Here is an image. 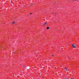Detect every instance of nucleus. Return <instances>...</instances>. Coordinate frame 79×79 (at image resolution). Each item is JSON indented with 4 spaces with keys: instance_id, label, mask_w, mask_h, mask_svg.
<instances>
[{
    "instance_id": "1a4fd4ad",
    "label": "nucleus",
    "mask_w": 79,
    "mask_h": 79,
    "mask_svg": "<svg viewBox=\"0 0 79 79\" xmlns=\"http://www.w3.org/2000/svg\"><path fill=\"white\" fill-rule=\"evenodd\" d=\"M32 14V13H30V15H31Z\"/></svg>"
},
{
    "instance_id": "423d86ee",
    "label": "nucleus",
    "mask_w": 79,
    "mask_h": 79,
    "mask_svg": "<svg viewBox=\"0 0 79 79\" xmlns=\"http://www.w3.org/2000/svg\"><path fill=\"white\" fill-rule=\"evenodd\" d=\"M23 67H25V66H24V65H23Z\"/></svg>"
},
{
    "instance_id": "f03ea898",
    "label": "nucleus",
    "mask_w": 79,
    "mask_h": 79,
    "mask_svg": "<svg viewBox=\"0 0 79 79\" xmlns=\"http://www.w3.org/2000/svg\"><path fill=\"white\" fill-rule=\"evenodd\" d=\"M72 46L73 48H75L76 47V46L74 45V44H73Z\"/></svg>"
},
{
    "instance_id": "20e7f679",
    "label": "nucleus",
    "mask_w": 79,
    "mask_h": 79,
    "mask_svg": "<svg viewBox=\"0 0 79 79\" xmlns=\"http://www.w3.org/2000/svg\"><path fill=\"white\" fill-rule=\"evenodd\" d=\"M15 23V22H14L12 23V24H14Z\"/></svg>"
},
{
    "instance_id": "0eeeda50",
    "label": "nucleus",
    "mask_w": 79,
    "mask_h": 79,
    "mask_svg": "<svg viewBox=\"0 0 79 79\" xmlns=\"http://www.w3.org/2000/svg\"><path fill=\"white\" fill-rule=\"evenodd\" d=\"M52 56H54V55H52Z\"/></svg>"
},
{
    "instance_id": "9d476101",
    "label": "nucleus",
    "mask_w": 79,
    "mask_h": 79,
    "mask_svg": "<svg viewBox=\"0 0 79 79\" xmlns=\"http://www.w3.org/2000/svg\"><path fill=\"white\" fill-rule=\"evenodd\" d=\"M73 1H74V0H73Z\"/></svg>"
},
{
    "instance_id": "f257e3e1",
    "label": "nucleus",
    "mask_w": 79,
    "mask_h": 79,
    "mask_svg": "<svg viewBox=\"0 0 79 79\" xmlns=\"http://www.w3.org/2000/svg\"><path fill=\"white\" fill-rule=\"evenodd\" d=\"M65 71H68V69H67V68H66V67L65 68Z\"/></svg>"
},
{
    "instance_id": "f8f14e48",
    "label": "nucleus",
    "mask_w": 79,
    "mask_h": 79,
    "mask_svg": "<svg viewBox=\"0 0 79 79\" xmlns=\"http://www.w3.org/2000/svg\"><path fill=\"white\" fill-rule=\"evenodd\" d=\"M60 67H61V66H60Z\"/></svg>"
},
{
    "instance_id": "ddd939ff",
    "label": "nucleus",
    "mask_w": 79,
    "mask_h": 79,
    "mask_svg": "<svg viewBox=\"0 0 79 79\" xmlns=\"http://www.w3.org/2000/svg\"><path fill=\"white\" fill-rule=\"evenodd\" d=\"M14 19H15V18H14Z\"/></svg>"
},
{
    "instance_id": "7ed1b4c3",
    "label": "nucleus",
    "mask_w": 79,
    "mask_h": 79,
    "mask_svg": "<svg viewBox=\"0 0 79 79\" xmlns=\"http://www.w3.org/2000/svg\"><path fill=\"white\" fill-rule=\"evenodd\" d=\"M47 23H44L43 25V26H45L46 25H47Z\"/></svg>"
},
{
    "instance_id": "9b49d317",
    "label": "nucleus",
    "mask_w": 79,
    "mask_h": 79,
    "mask_svg": "<svg viewBox=\"0 0 79 79\" xmlns=\"http://www.w3.org/2000/svg\"><path fill=\"white\" fill-rule=\"evenodd\" d=\"M75 1H76V0H74Z\"/></svg>"
},
{
    "instance_id": "6e6552de",
    "label": "nucleus",
    "mask_w": 79,
    "mask_h": 79,
    "mask_svg": "<svg viewBox=\"0 0 79 79\" xmlns=\"http://www.w3.org/2000/svg\"><path fill=\"white\" fill-rule=\"evenodd\" d=\"M69 58H70V57H69Z\"/></svg>"
},
{
    "instance_id": "39448f33",
    "label": "nucleus",
    "mask_w": 79,
    "mask_h": 79,
    "mask_svg": "<svg viewBox=\"0 0 79 79\" xmlns=\"http://www.w3.org/2000/svg\"><path fill=\"white\" fill-rule=\"evenodd\" d=\"M46 29H49V27H47Z\"/></svg>"
}]
</instances>
